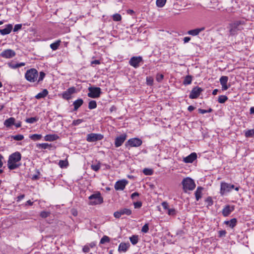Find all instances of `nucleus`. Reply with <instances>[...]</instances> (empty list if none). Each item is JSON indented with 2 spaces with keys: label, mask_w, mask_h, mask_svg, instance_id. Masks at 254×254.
<instances>
[{
  "label": "nucleus",
  "mask_w": 254,
  "mask_h": 254,
  "mask_svg": "<svg viewBox=\"0 0 254 254\" xmlns=\"http://www.w3.org/2000/svg\"><path fill=\"white\" fill-rule=\"evenodd\" d=\"M21 158V154L16 152L9 156L8 160L7 162L8 168L10 170H14L19 167V165L17 163L19 162Z\"/></svg>",
  "instance_id": "obj_1"
},
{
  "label": "nucleus",
  "mask_w": 254,
  "mask_h": 254,
  "mask_svg": "<svg viewBox=\"0 0 254 254\" xmlns=\"http://www.w3.org/2000/svg\"><path fill=\"white\" fill-rule=\"evenodd\" d=\"M182 184L185 192H187L188 190H194L195 187L194 181L189 177L184 179Z\"/></svg>",
  "instance_id": "obj_2"
},
{
  "label": "nucleus",
  "mask_w": 254,
  "mask_h": 254,
  "mask_svg": "<svg viewBox=\"0 0 254 254\" xmlns=\"http://www.w3.org/2000/svg\"><path fill=\"white\" fill-rule=\"evenodd\" d=\"M38 76V72L35 68H31L28 70L25 74L26 80L31 82H35L37 80Z\"/></svg>",
  "instance_id": "obj_3"
},
{
  "label": "nucleus",
  "mask_w": 254,
  "mask_h": 254,
  "mask_svg": "<svg viewBox=\"0 0 254 254\" xmlns=\"http://www.w3.org/2000/svg\"><path fill=\"white\" fill-rule=\"evenodd\" d=\"M88 198L90 200L89 204L91 205L101 204L103 201V198L101 196V194L99 192L91 195L89 196Z\"/></svg>",
  "instance_id": "obj_4"
},
{
  "label": "nucleus",
  "mask_w": 254,
  "mask_h": 254,
  "mask_svg": "<svg viewBox=\"0 0 254 254\" xmlns=\"http://www.w3.org/2000/svg\"><path fill=\"white\" fill-rule=\"evenodd\" d=\"M89 93L87 95L89 97L96 98L100 97L101 94V90L100 87L90 86L88 88Z\"/></svg>",
  "instance_id": "obj_5"
},
{
  "label": "nucleus",
  "mask_w": 254,
  "mask_h": 254,
  "mask_svg": "<svg viewBox=\"0 0 254 254\" xmlns=\"http://www.w3.org/2000/svg\"><path fill=\"white\" fill-rule=\"evenodd\" d=\"M131 213L132 211L130 209L124 208L120 209L119 210L115 212L114 213V216L116 218H120L122 215H131Z\"/></svg>",
  "instance_id": "obj_6"
},
{
  "label": "nucleus",
  "mask_w": 254,
  "mask_h": 254,
  "mask_svg": "<svg viewBox=\"0 0 254 254\" xmlns=\"http://www.w3.org/2000/svg\"><path fill=\"white\" fill-rule=\"evenodd\" d=\"M103 138V135L101 134L89 133L87 134L86 140L88 142H95Z\"/></svg>",
  "instance_id": "obj_7"
},
{
  "label": "nucleus",
  "mask_w": 254,
  "mask_h": 254,
  "mask_svg": "<svg viewBox=\"0 0 254 254\" xmlns=\"http://www.w3.org/2000/svg\"><path fill=\"white\" fill-rule=\"evenodd\" d=\"M141 62H142V58L141 57H133L130 59L129 64L134 68H137L139 67V64Z\"/></svg>",
  "instance_id": "obj_8"
},
{
  "label": "nucleus",
  "mask_w": 254,
  "mask_h": 254,
  "mask_svg": "<svg viewBox=\"0 0 254 254\" xmlns=\"http://www.w3.org/2000/svg\"><path fill=\"white\" fill-rule=\"evenodd\" d=\"M142 140L138 138L129 139L126 143V145H129L131 147H138L142 144Z\"/></svg>",
  "instance_id": "obj_9"
},
{
  "label": "nucleus",
  "mask_w": 254,
  "mask_h": 254,
  "mask_svg": "<svg viewBox=\"0 0 254 254\" xmlns=\"http://www.w3.org/2000/svg\"><path fill=\"white\" fill-rule=\"evenodd\" d=\"M127 135L126 133H123L119 136H117L115 140V145L116 147L121 146L124 141L126 140Z\"/></svg>",
  "instance_id": "obj_10"
},
{
  "label": "nucleus",
  "mask_w": 254,
  "mask_h": 254,
  "mask_svg": "<svg viewBox=\"0 0 254 254\" xmlns=\"http://www.w3.org/2000/svg\"><path fill=\"white\" fill-rule=\"evenodd\" d=\"M202 91V89L198 86L195 87L193 88L190 95L189 97L190 99H196L200 95V93Z\"/></svg>",
  "instance_id": "obj_11"
},
{
  "label": "nucleus",
  "mask_w": 254,
  "mask_h": 254,
  "mask_svg": "<svg viewBox=\"0 0 254 254\" xmlns=\"http://www.w3.org/2000/svg\"><path fill=\"white\" fill-rule=\"evenodd\" d=\"M127 184V181L126 180L118 181L115 185V189L117 190H123L125 188Z\"/></svg>",
  "instance_id": "obj_12"
},
{
  "label": "nucleus",
  "mask_w": 254,
  "mask_h": 254,
  "mask_svg": "<svg viewBox=\"0 0 254 254\" xmlns=\"http://www.w3.org/2000/svg\"><path fill=\"white\" fill-rule=\"evenodd\" d=\"M75 92L74 87L69 88L66 91L64 92L62 94V97L64 99L69 100L71 98V95Z\"/></svg>",
  "instance_id": "obj_13"
},
{
  "label": "nucleus",
  "mask_w": 254,
  "mask_h": 254,
  "mask_svg": "<svg viewBox=\"0 0 254 254\" xmlns=\"http://www.w3.org/2000/svg\"><path fill=\"white\" fill-rule=\"evenodd\" d=\"M0 56L4 58H11L15 56V52L12 50L7 49L2 52Z\"/></svg>",
  "instance_id": "obj_14"
},
{
  "label": "nucleus",
  "mask_w": 254,
  "mask_h": 254,
  "mask_svg": "<svg viewBox=\"0 0 254 254\" xmlns=\"http://www.w3.org/2000/svg\"><path fill=\"white\" fill-rule=\"evenodd\" d=\"M234 206L227 205H226L222 211V213L224 217L228 216L232 211L234 210Z\"/></svg>",
  "instance_id": "obj_15"
},
{
  "label": "nucleus",
  "mask_w": 254,
  "mask_h": 254,
  "mask_svg": "<svg viewBox=\"0 0 254 254\" xmlns=\"http://www.w3.org/2000/svg\"><path fill=\"white\" fill-rule=\"evenodd\" d=\"M228 80V77L227 76H222L220 78V82L222 86V90H226L230 87V85H227Z\"/></svg>",
  "instance_id": "obj_16"
},
{
  "label": "nucleus",
  "mask_w": 254,
  "mask_h": 254,
  "mask_svg": "<svg viewBox=\"0 0 254 254\" xmlns=\"http://www.w3.org/2000/svg\"><path fill=\"white\" fill-rule=\"evenodd\" d=\"M231 191L230 184L225 182L221 183L220 193L222 195H224L225 193Z\"/></svg>",
  "instance_id": "obj_17"
},
{
  "label": "nucleus",
  "mask_w": 254,
  "mask_h": 254,
  "mask_svg": "<svg viewBox=\"0 0 254 254\" xmlns=\"http://www.w3.org/2000/svg\"><path fill=\"white\" fill-rule=\"evenodd\" d=\"M197 158L196 153H191L189 156L184 158L183 161L186 163H191Z\"/></svg>",
  "instance_id": "obj_18"
},
{
  "label": "nucleus",
  "mask_w": 254,
  "mask_h": 254,
  "mask_svg": "<svg viewBox=\"0 0 254 254\" xmlns=\"http://www.w3.org/2000/svg\"><path fill=\"white\" fill-rule=\"evenodd\" d=\"M12 28L13 26L11 24H7L4 29H0V33L2 35H7L11 32Z\"/></svg>",
  "instance_id": "obj_19"
},
{
  "label": "nucleus",
  "mask_w": 254,
  "mask_h": 254,
  "mask_svg": "<svg viewBox=\"0 0 254 254\" xmlns=\"http://www.w3.org/2000/svg\"><path fill=\"white\" fill-rule=\"evenodd\" d=\"M130 247L129 243H121L119 246L118 251L119 252H126L127 251L128 249Z\"/></svg>",
  "instance_id": "obj_20"
},
{
  "label": "nucleus",
  "mask_w": 254,
  "mask_h": 254,
  "mask_svg": "<svg viewBox=\"0 0 254 254\" xmlns=\"http://www.w3.org/2000/svg\"><path fill=\"white\" fill-rule=\"evenodd\" d=\"M59 138V136L56 134H47L45 136L44 140L47 141H53L57 140Z\"/></svg>",
  "instance_id": "obj_21"
},
{
  "label": "nucleus",
  "mask_w": 254,
  "mask_h": 254,
  "mask_svg": "<svg viewBox=\"0 0 254 254\" xmlns=\"http://www.w3.org/2000/svg\"><path fill=\"white\" fill-rule=\"evenodd\" d=\"M204 27H201L200 28H196L192 30H190L188 31V34L192 36H196L199 34L200 32L203 31L204 30Z\"/></svg>",
  "instance_id": "obj_22"
},
{
  "label": "nucleus",
  "mask_w": 254,
  "mask_h": 254,
  "mask_svg": "<svg viewBox=\"0 0 254 254\" xmlns=\"http://www.w3.org/2000/svg\"><path fill=\"white\" fill-rule=\"evenodd\" d=\"M244 24V21H236L232 23L230 26H233V27L237 29V30H241L243 29L242 25Z\"/></svg>",
  "instance_id": "obj_23"
},
{
  "label": "nucleus",
  "mask_w": 254,
  "mask_h": 254,
  "mask_svg": "<svg viewBox=\"0 0 254 254\" xmlns=\"http://www.w3.org/2000/svg\"><path fill=\"white\" fill-rule=\"evenodd\" d=\"M15 121V120L14 118L10 117L5 120L4 125L7 127H9L14 124Z\"/></svg>",
  "instance_id": "obj_24"
},
{
  "label": "nucleus",
  "mask_w": 254,
  "mask_h": 254,
  "mask_svg": "<svg viewBox=\"0 0 254 254\" xmlns=\"http://www.w3.org/2000/svg\"><path fill=\"white\" fill-rule=\"evenodd\" d=\"M203 190V188L202 187H198L195 191V196L197 201H198L201 197L202 191Z\"/></svg>",
  "instance_id": "obj_25"
},
{
  "label": "nucleus",
  "mask_w": 254,
  "mask_h": 254,
  "mask_svg": "<svg viewBox=\"0 0 254 254\" xmlns=\"http://www.w3.org/2000/svg\"><path fill=\"white\" fill-rule=\"evenodd\" d=\"M83 103V101L82 99H78L75 100L73 105L74 106V111H76Z\"/></svg>",
  "instance_id": "obj_26"
},
{
  "label": "nucleus",
  "mask_w": 254,
  "mask_h": 254,
  "mask_svg": "<svg viewBox=\"0 0 254 254\" xmlns=\"http://www.w3.org/2000/svg\"><path fill=\"white\" fill-rule=\"evenodd\" d=\"M24 63H20L19 64H15L14 63H8V65L9 67L15 69L18 68L19 67H21L25 65Z\"/></svg>",
  "instance_id": "obj_27"
},
{
  "label": "nucleus",
  "mask_w": 254,
  "mask_h": 254,
  "mask_svg": "<svg viewBox=\"0 0 254 254\" xmlns=\"http://www.w3.org/2000/svg\"><path fill=\"white\" fill-rule=\"evenodd\" d=\"M48 94V91L47 89H44L41 92L39 93L35 96V98L37 99H40L45 97Z\"/></svg>",
  "instance_id": "obj_28"
},
{
  "label": "nucleus",
  "mask_w": 254,
  "mask_h": 254,
  "mask_svg": "<svg viewBox=\"0 0 254 254\" xmlns=\"http://www.w3.org/2000/svg\"><path fill=\"white\" fill-rule=\"evenodd\" d=\"M129 240L132 245H135L138 242V236L137 235H133L129 238Z\"/></svg>",
  "instance_id": "obj_29"
},
{
  "label": "nucleus",
  "mask_w": 254,
  "mask_h": 254,
  "mask_svg": "<svg viewBox=\"0 0 254 254\" xmlns=\"http://www.w3.org/2000/svg\"><path fill=\"white\" fill-rule=\"evenodd\" d=\"M192 81V76L191 75H187L185 77L184 81L183 84L184 85H189L191 83Z\"/></svg>",
  "instance_id": "obj_30"
},
{
  "label": "nucleus",
  "mask_w": 254,
  "mask_h": 254,
  "mask_svg": "<svg viewBox=\"0 0 254 254\" xmlns=\"http://www.w3.org/2000/svg\"><path fill=\"white\" fill-rule=\"evenodd\" d=\"M30 138L34 141L39 140L41 139L42 136L41 134H33L29 136Z\"/></svg>",
  "instance_id": "obj_31"
},
{
  "label": "nucleus",
  "mask_w": 254,
  "mask_h": 254,
  "mask_svg": "<svg viewBox=\"0 0 254 254\" xmlns=\"http://www.w3.org/2000/svg\"><path fill=\"white\" fill-rule=\"evenodd\" d=\"M61 41L60 40L56 41L55 43H52L50 45V47L53 50H56L60 45Z\"/></svg>",
  "instance_id": "obj_32"
},
{
  "label": "nucleus",
  "mask_w": 254,
  "mask_h": 254,
  "mask_svg": "<svg viewBox=\"0 0 254 254\" xmlns=\"http://www.w3.org/2000/svg\"><path fill=\"white\" fill-rule=\"evenodd\" d=\"M51 146V144H49L47 143H39L37 144V147L38 148H42V149H47L49 147Z\"/></svg>",
  "instance_id": "obj_33"
},
{
  "label": "nucleus",
  "mask_w": 254,
  "mask_h": 254,
  "mask_svg": "<svg viewBox=\"0 0 254 254\" xmlns=\"http://www.w3.org/2000/svg\"><path fill=\"white\" fill-rule=\"evenodd\" d=\"M247 137H252L254 136V129L247 130L245 133Z\"/></svg>",
  "instance_id": "obj_34"
},
{
  "label": "nucleus",
  "mask_w": 254,
  "mask_h": 254,
  "mask_svg": "<svg viewBox=\"0 0 254 254\" xmlns=\"http://www.w3.org/2000/svg\"><path fill=\"white\" fill-rule=\"evenodd\" d=\"M38 120L37 117H31L26 119L25 122L29 124H33Z\"/></svg>",
  "instance_id": "obj_35"
},
{
  "label": "nucleus",
  "mask_w": 254,
  "mask_h": 254,
  "mask_svg": "<svg viewBox=\"0 0 254 254\" xmlns=\"http://www.w3.org/2000/svg\"><path fill=\"white\" fill-rule=\"evenodd\" d=\"M228 100V97L225 95H220L219 96L218 101L220 103H224Z\"/></svg>",
  "instance_id": "obj_36"
},
{
  "label": "nucleus",
  "mask_w": 254,
  "mask_h": 254,
  "mask_svg": "<svg viewBox=\"0 0 254 254\" xmlns=\"http://www.w3.org/2000/svg\"><path fill=\"white\" fill-rule=\"evenodd\" d=\"M97 107L96 102L94 100H92L89 102L88 104V108L89 109H94Z\"/></svg>",
  "instance_id": "obj_37"
},
{
  "label": "nucleus",
  "mask_w": 254,
  "mask_h": 254,
  "mask_svg": "<svg viewBox=\"0 0 254 254\" xmlns=\"http://www.w3.org/2000/svg\"><path fill=\"white\" fill-rule=\"evenodd\" d=\"M166 1V0H156V5L158 7H162L165 5Z\"/></svg>",
  "instance_id": "obj_38"
},
{
  "label": "nucleus",
  "mask_w": 254,
  "mask_h": 254,
  "mask_svg": "<svg viewBox=\"0 0 254 254\" xmlns=\"http://www.w3.org/2000/svg\"><path fill=\"white\" fill-rule=\"evenodd\" d=\"M143 173L145 175H151L153 174V171L152 169H148V168H145L143 169Z\"/></svg>",
  "instance_id": "obj_39"
},
{
  "label": "nucleus",
  "mask_w": 254,
  "mask_h": 254,
  "mask_svg": "<svg viewBox=\"0 0 254 254\" xmlns=\"http://www.w3.org/2000/svg\"><path fill=\"white\" fill-rule=\"evenodd\" d=\"M229 222V227L233 228L236 225L237 219L236 218L231 219Z\"/></svg>",
  "instance_id": "obj_40"
},
{
  "label": "nucleus",
  "mask_w": 254,
  "mask_h": 254,
  "mask_svg": "<svg viewBox=\"0 0 254 254\" xmlns=\"http://www.w3.org/2000/svg\"><path fill=\"white\" fill-rule=\"evenodd\" d=\"M50 214V212L43 211L40 213V216L43 218H46L48 217Z\"/></svg>",
  "instance_id": "obj_41"
},
{
  "label": "nucleus",
  "mask_w": 254,
  "mask_h": 254,
  "mask_svg": "<svg viewBox=\"0 0 254 254\" xmlns=\"http://www.w3.org/2000/svg\"><path fill=\"white\" fill-rule=\"evenodd\" d=\"M12 138L15 140L20 141L24 138V136L22 134H17L13 136Z\"/></svg>",
  "instance_id": "obj_42"
},
{
  "label": "nucleus",
  "mask_w": 254,
  "mask_h": 254,
  "mask_svg": "<svg viewBox=\"0 0 254 254\" xmlns=\"http://www.w3.org/2000/svg\"><path fill=\"white\" fill-rule=\"evenodd\" d=\"M59 165L61 168L66 167L68 165V162L66 161L60 160Z\"/></svg>",
  "instance_id": "obj_43"
},
{
  "label": "nucleus",
  "mask_w": 254,
  "mask_h": 254,
  "mask_svg": "<svg viewBox=\"0 0 254 254\" xmlns=\"http://www.w3.org/2000/svg\"><path fill=\"white\" fill-rule=\"evenodd\" d=\"M109 237L107 236H104L101 238L100 243V244H104L106 242H109Z\"/></svg>",
  "instance_id": "obj_44"
},
{
  "label": "nucleus",
  "mask_w": 254,
  "mask_h": 254,
  "mask_svg": "<svg viewBox=\"0 0 254 254\" xmlns=\"http://www.w3.org/2000/svg\"><path fill=\"white\" fill-rule=\"evenodd\" d=\"M113 20L116 21H120L122 19V17L120 14L116 13L113 16Z\"/></svg>",
  "instance_id": "obj_45"
},
{
  "label": "nucleus",
  "mask_w": 254,
  "mask_h": 254,
  "mask_svg": "<svg viewBox=\"0 0 254 254\" xmlns=\"http://www.w3.org/2000/svg\"><path fill=\"white\" fill-rule=\"evenodd\" d=\"M91 169L94 170V171H98L100 168V163H98L97 164H95V165H92L91 166Z\"/></svg>",
  "instance_id": "obj_46"
},
{
  "label": "nucleus",
  "mask_w": 254,
  "mask_h": 254,
  "mask_svg": "<svg viewBox=\"0 0 254 254\" xmlns=\"http://www.w3.org/2000/svg\"><path fill=\"white\" fill-rule=\"evenodd\" d=\"M168 214L171 216H175L176 214V210L174 208H169L168 210Z\"/></svg>",
  "instance_id": "obj_47"
},
{
  "label": "nucleus",
  "mask_w": 254,
  "mask_h": 254,
  "mask_svg": "<svg viewBox=\"0 0 254 254\" xmlns=\"http://www.w3.org/2000/svg\"><path fill=\"white\" fill-rule=\"evenodd\" d=\"M149 231V227L148 224H145L141 229V232L144 233H146Z\"/></svg>",
  "instance_id": "obj_48"
},
{
  "label": "nucleus",
  "mask_w": 254,
  "mask_h": 254,
  "mask_svg": "<svg viewBox=\"0 0 254 254\" xmlns=\"http://www.w3.org/2000/svg\"><path fill=\"white\" fill-rule=\"evenodd\" d=\"M45 75H46L45 73L43 71H40L39 76L38 77V82H39L42 81L43 80L44 78L45 77Z\"/></svg>",
  "instance_id": "obj_49"
},
{
  "label": "nucleus",
  "mask_w": 254,
  "mask_h": 254,
  "mask_svg": "<svg viewBox=\"0 0 254 254\" xmlns=\"http://www.w3.org/2000/svg\"><path fill=\"white\" fill-rule=\"evenodd\" d=\"M83 121L82 119L75 120L73 121L72 124L73 126H77V125H79L80 124H81L82 122H83Z\"/></svg>",
  "instance_id": "obj_50"
},
{
  "label": "nucleus",
  "mask_w": 254,
  "mask_h": 254,
  "mask_svg": "<svg viewBox=\"0 0 254 254\" xmlns=\"http://www.w3.org/2000/svg\"><path fill=\"white\" fill-rule=\"evenodd\" d=\"M230 29L229 30L230 33L231 35H235L237 33V31L239 30H237V29L233 27V26H230Z\"/></svg>",
  "instance_id": "obj_51"
},
{
  "label": "nucleus",
  "mask_w": 254,
  "mask_h": 254,
  "mask_svg": "<svg viewBox=\"0 0 254 254\" xmlns=\"http://www.w3.org/2000/svg\"><path fill=\"white\" fill-rule=\"evenodd\" d=\"M135 208H139L142 206V202L141 201H137L133 203Z\"/></svg>",
  "instance_id": "obj_52"
},
{
  "label": "nucleus",
  "mask_w": 254,
  "mask_h": 254,
  "mask_svg": "<svg viewBox=\"0 0 254 254\" xmlns=\"http://www.w3.org/2000/svg\"><path fill=\"white\" fill-rule=\"evenodd\" d=\"M164 78V75L162 74H158L156 75V80L158 82H161Z\"/></svg>",
  "instance_id": "obj_53"
},
{
  "label": "nucleus",
  "mask_w": 254,
  "mask_h": 254,
  "mask_svg": "<svg viewBox=\"0 0 254 254\" xmlns=\"http://www.w3.org/2000/svg\"><path fill=\"white\" fill-rule=\"evenodd\" d=\"M205 201L208 203V205H212L213 204V200L211 197H208L205 200Z\"/></svg>",
  "instance_id": "obj_54"
},
{
  "label": "nucleus",
  "mask_w": 254,
  "mask_h": 254,
  "mask_svg": "<svg viewBox=\"0 0 254 254\" xmlns=\"http://www.w3.org/2000/svg\"><path fill=\"white\" fill-rule=\"evenodd\" d=\"M21 27H22V25L21 24H16L14 26V27L13 28V31L14 32H16L18 30H19V29H20L21 28Z\"/></svg>",
  "instance_id": "obj_55"
},
{
  "label": "nucleus",
  "mask_w": 254,
  "mask_h": 254,
  "mask_svg": "<svg viewBox=\"0 0 254 254\" xmlns=\"http://www.w3.org/2000/svg\"><path fill=\"white\" fill-rule=\"evenodd\" d=\"M218 233L219 237H223L225 236L226 232L225 230H221L218 232Z\"/></svg>",
  "instance_id": "obj_56"
},
{
  "label": "nucleus",
  "mask_w": 254,
  "mask_h": 254,
  "mask_svg": "<svg viewBox=\"0 0 254 254\" xmlns=\"http://www.w3.org/2000/svg\"><path fill=\"white\" fill-rule=\"evenodd\" d=\"M162 206L165 209H167L168 210V209H169L168 203L167 202H163L162 203Z\"/></svg>",
  "instance_id": "obj_57"
},
{
  "label": "nucleus",
  "mask_w": 254,
  "mask_h": 254,
  "mask_svg": "<svg viewBox=\"0 0 254 254\" xmlns=\"http://www.w3.org/2000/svg\"><path fill=\"white\" fill-rule=\"evenodd\" d=\"M83 252L86 253H88L90 251V247L89 246H85L82 249Z\"/></svg>",
  "instance_id": "obj_58"
},
{
  "label": "nucleus",
  "mask_w": 254,
  "mask_h": 254,
  "mask_svg": "<svg viewBox=\"0 0 254 254\" xmlns=\"http://www.w3.org/2000/svg\"><path fill=\"white\" fill-rule=\"evenodd\" d=\"M71 213L74 216H76L77 215V214H78V212H77V211L75 209L72 208V209H71Z\"/></svg>",
  "instance_id": "obj_59"
},
{
  "label": "nucleus",
  "mask_w": 254,
  "mask_h": 254,
  "mask_svg": "<svg viewBox=\"0 0 254 254\" xmlns=\"http://www.w3.org/2000/svg\"><path fill=\"white\" fill-rule=\"evenodd\" d=\"M139 195V193L137 192H134L132 193L131 195V198L133 199L135 196H138Z\"/></svg>",
  "instance_id": "obj_60"
},
{
  "label": "nucleus",
  "mask_w": 254,
  "mask_h": 254,
  "mask_svg": "<svg viewBox=\"0 0 254 254\" xmlns=\"http://www.w3.org/2000/svg\"><path fill=\"white\" fill-rule=\"evenodd\" d=\"M25 195L24 194H21L17 197V201H19L23 198H24Z\"/></svg>",
  "instance_id": "obj_61"
},
{
  "label": "nucleus",
  "mask_w": 254,
  "mask_h": 254,
  "mask_svg": "<svg viewBox=\"0 0 254 254\" xmlns=\"http://www.w3.org/2000/svg\"><path fill=\"white\" fill-rule=\"evenodd\" d=\"M147 82L148 85H152L153 83V80L150 78L147 77Z\"/></svg>",
  "instance_id": "obj_62"
},
{
  "label": "nucleus",
  "mask_w": 254,
  "mask_h": 254,
  "mask_svg": "<svg viewBox=\"0 0 254 254\" xmlns=\"http://www.w3.org/2000/svg\"><path fill=\"white\" fill-rule=\"evenodd\" d=\"M184 42L185 43L189 42L190 40V38L189 37H186L184 38Z\"/></svg>",
  "instance_id": "obj_63"
},
{
  "label": "nucleus",
  "mask_w": 254,
  "mask_h": 254,
  "mask_svg": "<svg viewBox=\"0 0 254 254\" xmlns=\"http://www.w3.org/2000/svg\"><path fill=\"white\" fill-rule=\"evenodd\" d=\"M198 112L200 114H203L206 113L207 111L206 110L199 109Z\"/></svg>",
  "instance_id": "obj_64"
}]
</instances>
